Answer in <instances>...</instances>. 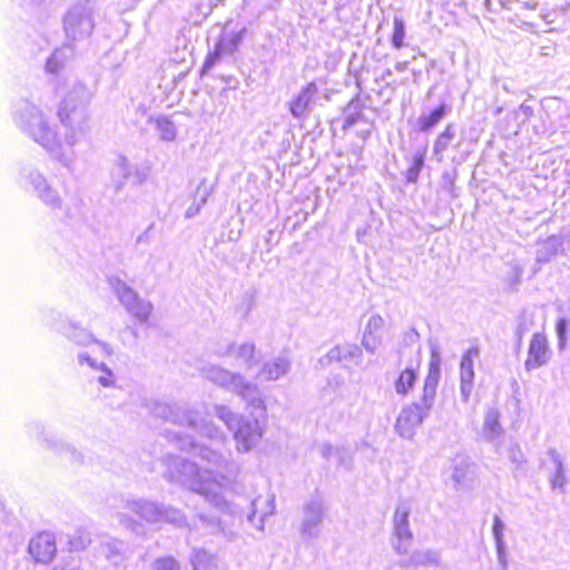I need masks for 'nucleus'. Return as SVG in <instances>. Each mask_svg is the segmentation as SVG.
<instances>
[{
    "label": "nucleus",
    "instance_id": "ddd939ff",
    "mask_svg": "<svg viewBox=\"0 0 570 570\" xmlns=\"http://www.w3.org/2000/svg\"><path fill=\"white\" fill-rule=\"evenodd\" d=\"M411 509L406 503H402L396 507L393 515V532L396 538L394 543V550L399 554H406L412 543V532L410 529V517Z\"/></svg>",
    "mask_w": 570,
    "mask_h": 570
},
{
    "label": "nucleus",
    "instance_id": "bb28decb",
    "mask_svg": "<svg viewBox=\"0 0 570 570\" xmlns=\"http://www.w3.org/2000/svg\"><path fill=\"white\" fill-rule=\"evenodd\" d=\"M248 385L250 387H246L242 392H236L235 394L242 397L247 403L248 407L257 411L258 415L264 419L266 415V405L262 391L257 384L250 381H248Z\"/></svg>",
    "mask_w": 570,
    "mask_h": 570
},
{
    "label": "nucleus",
    "instance_id": "09e8293b",
    "mask_svg": "<svg viewBox=\"0 0 570 570\" xmlns=\"http://www.w3.org/2000/svg\"><path fill=\"white\" fill-rule=\"evenodd\" d=\"M497 558H498V570H508V553L507 544L495 546Z\"/></svg>",
    "mask_w": 570,
    "mask_h": 570
},
{
    "label": "nucleus",
    "instance_id": "603ef678",
    "mask_svg": "<svg viewBox=\"0 0 570 570\" xmlns=\"http://www.w3.org/2000/svg\"><path fill=\"white\" fill-rule=\"evenodd\" d=\"M78 361L81 365L87 364L94 371V373L99 371V365H105L104 363H99L90 357L87 353H79Z\"/></svg>",
    "mask_w": 570,
    "mask_h": 570
},
{
    "label": "nucleus",
    "instance_id": "473e14b6",
    "mask_svg": "<svg viewBox=\"0 0 570 570\" xmlns=\"http://www.w3.org/2000/svg\"><path fill=\"white\" fill-rule=\"evenodd\" d=\"M449 107L445 104L440 105L429 114H423L417 118L420 131H429L434 128L448 114Z\"/></svg>",
    "mask_w": 570,
    "mask_h": 570
},
{
    "label": "nucleus",
    "instance_id": "f03ea898",
    "mask_svg": "<svg viewBox=\"0 0 570 570\" xmlns=\"http://www.w3.org/2000/svg\"><path fill=\"white\" fill-rule=\"evenodd\" d=\"M94 92L80 80H69L62 89L57 116L65 132L61 138L50 125L49 117L37 105L22 100L17 104L13 120L18 128L40 145L63 167L72 170L76 153L73 147L89 130V105Z\"/></svg>",
    "mask_w": 570,
    "mask_h": 570
},
{
    "label": "nucleus",
    "instance_id": "0eeeda50",
    "mask_svg": "<svg viewBox=\"0 0 570 570\" xmlns=\"http://www.w3.org/2000/svg\"><path fill=\"white\" fill-rule=\"evenodd\" d=\"M47 325L77 345L88 346L94 343L102 351L104 354H112V350L109 344L96 340L89 331L81 327L76 322L67 320L58 312L51 311L47 315Z\"/></svg>",
    "mask_w": 570,
    "mask_h": 570
},
{
    "label": "nucleus",
    "instance_id": "72a5a7b5",
    "mask_svg": "<svg viewBox=\"0 0 570 570\" xmlns=\"http://www.w3.org/2000/svg\"><path fill=\"white\" fill-rule=\"evenodd\" d=\"M454 137L455 127L453 124H448L444 130L441 134H439L434 141L433 154L438 161H442L443 153L449 148Z\"/></svg>",
    "mask_w": 570,
    "mask_h": 570
},
{
    "label": "nucleus",
    "instance_id": "8fccbe9b",
    "mask_svg": "<svg viewBox=\"0 0 570 570\" xmlns=\"http://www.w3.org/2000/svg\"><path fill=\"white\" fill-rule=\"evenodd\" d=\"M42 442L47 449L52 450L53 452H61L65 449L69 450V445L65 444L62 441L57 440L52 436L43 438Z\"/></svg>",
    "mask_w": 570,
    "mask_h": 570
},
{
    "label": "nucleus",
    "instance_id": "6e6d98bb",
    "mask_svg": "<svg viewBox=\"0 0 570 570\" xmlns=\"http://www.w3.org/2000/svg\"><path fill=\"white\" fill-rule=\"evenodd\" d=\"M320 451L324 458H330L334 453L335 448L331 444L325 443L320 446Z\"/></svg>",
    "mask_w": 570,
    "mask_h": 570
},
{
    "label": "nucleus",
    "instance_id": "f8f14e48",
    "mask_svg": "<svg viewBox=\"0 0 570 570\" xmlns=\"http://www.w3.org/2000/svg\"><path fill=\"white\" fill-rule=\"evenodd\" d=\"M218 357L232 358L237 366L250 370L256 364V346L252 342H230L219 344L214 348Z\"/></svg>",
    "mask_w": 570,
    "mask_h": 570
},
{
    "label": "nucleus",
    "instance_id": "58836bf2",
    "mask_svg": "<svg viewBox=\"0 0 570 570\" xmlns=\"http://www.w3.org/2000/svg\"><path fill=\"white\" fill-rule=\"evenodd\" d=\"M92 539L91 533L86 529H77L69 539V547L71 550L81 551L90 546Z\"/></svg>",
    "mask_w": 570,
    "mask_h": 570
},
{
    "label": "nucleus",
    "instance_id": "b1692460",
    "mask_svg": "<svg viewBox=\"0 0 570 570\" xmlns=\"http://www.w3.org/2000/svg\"><path fill=\"white\" fill-rule=\"evenodd\" d=\"M570 249V238L552 235L539 243L535 261L538 264L549 263L558 253L564 252V244Z\"/></svg>",
    "mask_w": 570,
    "mask_h": 570
},
{
    "label": "nucleus",
    "instance_id": "de8ad7c7",
    "mask_svg": "<svg viewBox=\"0 0 570 570\" xmlns=\"http://www.w3.org/2000/svg\"><path fill=\"white\" fill-rule=\"evenodd\" d=\"M222 55H225L222 50L218 49L216 45L215 50L206 57V60L203 65V72L209 71L216 62L220 59Z\"/></svg>",
    "mask_w": 570,
    "mask_h": 570
},
{
    "label": "nucleus",
    "instance_id": "37998d69",
    "mask_svg": "<svg viewBox=\"0 0 570 570\" xmlns=\"http://www.w3.org/2000/svg\"><path fill=\"white\" fill-rule=\"evenodd\" d=\"M505 524L499 515H494L492 534L494 538L495 546L507 544L504 540Z\"/></svg>",
    "mask_w": 570,
    "mask_h": 570
},
{
    "label": "nucleus",
    "instance_id": "4c0bfd02",
    "mask_svg": "<svg viewBox=\"0 0 570 570\" xmlns=\"http://www.w3.org/2000/svg\"><path fill=\"white\" fill-rule=\"evenodd\" d=\"M425 161V148L422 150H416L411 158V164L405 173V178L407 183H416L420 176V173L424 166Z\"/></svg>",
    "mask_w": 570,
    "mask_h": 570
},
{
    "label": "nucleus",
    "instance_id": "f704fd0d",
    "mask_svg": "<svg viewBox=\"0 0 570 570\" xmlns=\"http://www.w3.org/2000/svg\"><path fill=\"white\" fill-rule=\"evenodd\" d=\"M244 31L245 29L239 31H224L217 42L218 49L224 53H233L236 51L243 40Z\"/></svg>",
    "mask_w": 570,
    "mask_h": 570
},
{
    "label": "nucleus",
    "instance_id": "423d86ee",
    "mask_svg": "<svg viewBox=\"0 0 570 570\" xmlns=\"http://www.w3.org/2000/svg\"><path fill=\"white\" fill-rule=\"evenodd\" d=\"M95 7L90 0H80L71 6L63 17V30L70 41L88 38L95 29Z\"/></svg>",
    "mask_w": 570,
    "mask_h": 570
},
{
    "label": "nucleus",
    "instance_id": "dca6fc26",
    "mask_svg": "<svg viewBox=\"0 0 570 570\" xmlns=\"http://www.w3.org/2000/svg\"><path fill=\"white\" fill-rule=\"evenodd\" d=\"M363 352L356 344L344 343L332 347L323 357L320 358L322 366L330 365L333 362L342 363L344 367L361 365Z\"/></svg>",
    "mask_w": 570,
    "mask_h": 570
},
{
    "label": "nucleus",
    "instance_id": "5fc2aeb1",
    "mask_svg": "<svg viewBox=\"0 0 570 570\" xmlns=\"http://www.w3.org/2000/svg\"><path fill=\"white\" fill-rule=\"evenodd\" d=\"M153 225H149L146 230H144L141 234H139L136 238L137 244H148L150 240V233L153 229Z\"/></svg>",
    "mask_w": 570,
    "mask_h": 570
},
{
    "label": "nucleus",
    "instance_id": "864d4df0",
    "mask_svg": "<svg viewBox=\"0 0 570 570\" xmlns=\"http://www.w3.org/2000/svg\"><path fill=\"white\" fill-rule=\"evenodd\" d=\"M509 458L514 463H522L523 462V454L518 445H512L509 449Z\"/></svg>",
    "mask_w": 570,
    "mask_h": 570
},
{
    "label": "nucleus",
    "instance_id": "2eb2a0df",
    "mask_svg": "<svg viewBox=\"0 0 570 570\" xmlns=\"http://www.w3.org/2000/svg\"><path fill=\"white\" fill-rule=\"evenodd\" d=\"M542 465L548 470V480L550 488L559 493H566L568 484L567 466L562 455L557 449L551 448L547 451V459Z\"/></svg>",
    "mask_w": 570,
    "mask_h": 570
},
{
    "label": "nucleus",
    "instance_id": "c03bdc74",
    "mask_svg": "<svg viewBox=\"0 0 570 570\" xmlns=\"http://www.w3.org/2000/svg\"><path fill=\"white\" fill-rule=\"evenodd\" d=\"M568 327L569 322L567 318L561 317L558 320L556 325V332L558 336V346L560 350H563L566 347Z\"/></svg>",
    "mask_w": 570,
    "mask_h": 570
},
{
    "label": "nucleus",
    "instance_id": "ea45409f",
    "mask_svg": "<svg viewBox=\"0 0 570 570\" xmlns=\"http://www.w3.org/2000/svg\"><path fill=\"white\" fill-rule=\"evenodd\" d=\"M405 23L401 17H394L393 19V35H392V46L395 49H401L405 46Z\"/></svg>",
    "mask_w": 570,
    "mask_h": 570
},
{
    "label": "nucleus",
    "instance_id": "9b49d317",
    "mask_svg": "<svg viewBox=\"0 0 570 570\" xmlns=\"http://www.w3.org/2000/svg\"><path fill=\"white\" fill-rule=\"evenodd\" d=\"M326 514V505L323 499L312 498L303 507L301 521V534L307 539H316L321 535L323 520Z\"/></svg>",
    "mask_w": 570,
    "mask_h": 570
},
{
    "label": "nucleus",
    "instance_id": "4468645a",
    "mask_svg": "<svg viewBox=\"0 0 570 570\" xmlns=\"http://www.w3.org/2000/svg\"><path fill=\"white\" fill-rule=\"evenodd\" d=\"M480 357L478 346L468 348L460 362V397L463 403H468L474 389V362Z\"/></svg>",
    "mask_w": 570,
    "mask_h": 570
},
{
    "label": "nucleus",
    "instance_id": "2f4dec72",
    "mask_svg": "<svg viewBox=\"0 0 570 570\" xmlns=\"http://www.w3.org/2000/svg\"><path fill=\"white\" fill-rule=\"evenodd\" d=\"M417 371L414 367L404 368L394 382L395 393L400 396L407 395L415 385Z\"/></svg>",
    "mask_w": 570,
    "mask_h": 570
},
{
    "label": "nucleus",
    "instance_id": "5701e85b",
    "mask_svg": "<svg viewBox=\"0 0 570 570\" xmlns=\"http://www.w3.org/2000/svg\"><path fill=\"white\" fill-rule=\"evenodd\" d=\"M134 173L136 174L137 183L140 184L145 180V175H140L138 169L125 156H118L111 170L114 187L117 190L121 189Z\"/></svg>",
    "mask_w": 570,
    "mask_h": 570
},
{
    "label": "nucleus",
    "instance_id": "7ed1b4c3",
    "mask_svg": "<svg viewBox=\"0 0 570 570\" xmlns=\"http://www.w3.org/2000/svg\"><path fill=\"white\" fill-rule=\"evenodd\" d=\"M111 508L114 510L112 515L118 522L131 530L138 523L126 511L136 514L139 519L150 524L171 523L176 527L186 524L185 515L180 510L144 498L128 497L121 499L118 504H114Z\"/></svg>",
    "mask_w": 570,
    "mask_h": 570
},
{
    "label": "nucleus",
    "instance_id": "6ab92c4d",
    "mask_svg": "<svg viewBox=\"0 0 570 570\" xmlns=\"http://www.w3.org/2000/svg\"><path fill=\"white\" fill-rule=\"evenodd\" d=\"M318 94L315 82H308L288 102L291 115L296 119H305L313 109L314 100Z\"/></svg>",
    "mask_w": 570,
    "mask_h": 570
},
{
    "label": "nucleus",
    "instance_id": "a18cd8bd",
    "mask_svg": "<svg viewBox=\"0 0 570 570\" xmlns=\"http://www.w3.org/2000/svg\"><path fill=\"white\" fill-rule=\"evenodd\" d=\"M383 325L384 320L380 315L374 314L368 318L364 333L381 334Z\"/></svg>",
    "mask_w": 570,
    "mask_h": 570
},
{
    "label": "nucleus",
    "instance_id": "13d9d810",
    "mask_svg": "<svg viewBox=\"0 0 570 570\" xmlns=\"http://www.w3.org/2000/svg\"><path fill=\"white\" fill-rule=\"evenodd\" d=\"M524 332H525V327L519 325L518 328H517V335H518L519 340L522 338Z\"/></svg>",
    "mask_w": 570,
    "mask_h": 570
},
{
    "label": "nucleus",
    "instance_id": "9d476101",
    "mask_svg": "<svg viewBox=\"0 0 570 570\" xmlns=\"http://www.w3.org/2000/svg\"><path fill=\"white\" fill-rule=\"evenodd\" d=\"M200 373L207 381L233 393L242 392L244 389L250 387L248 380L244 375L232 372L217 364H204L200 367Z\"/></svg>",
    "mask_w": 570,
    "mask_h": 570
},
{
    "label": "nucleus",
    "instance_id": "c9c22d12",
    "mask_svg": "<svg viewBox=\"0 0 570 570\" xmlns=\"http://www.w3.org/2000/svg\"><path fill=\"white\" fill-rule=\"evenodd\" d=\"M470 472V462L469 459L464 455H458L453 460L452 468V480L456 485H462L468 480V474Z\"/></svg>",
    "mask_w": 570,
    "mask_h": 570
},
{
    "label": "nucleus",
    "instance_id": "3c124183",
    "mask_svg": "<svg viewBox=\"0 0 570 570\" xmlns=\"http://www.w3.org/2000/svg\"><path fill=\"white\" fill-rule=\"evenodd\" d=\"M52 570H82L80 562L75 557L63 559Z\"/></svg>",
    "mask_w": 570,
    "mask_h": 570
},
{
    "label": "nucleus",
    "instance_id": "a878e982",
    "mask_svg": "<svg viewBox=\"0 0 570 570\" xmlns=\"http://www.w3.org/2000/svg\"><path fill=\"white\" fill-rule=\"evenodd\" d=\"M75 50L70 45H63L56 49L46 62V71L48 73H59L66 65L73 58Z\"/></svg>",
    "mask_w": 570,
    "mask_h": 570
},
{
    "label": "nucleus",
    "instance_id": "f3484780",
    "mask_svg": "<svg viewBox=\"0 0 570 570\" xmlns=\"http://www.w3.org/2000/svg\"><path fill=\"white\" fill-rule=\"evenodd\" d=\"M550 358L551 350L547 336L542 333H534L529 343L528 356L524 362L525 371L538 370L548 364Z\"/></svg>",
    "mask_w": 570,
    "mask_h": 570
},
{
    "label": "nucleus",
    "instance_id": "cd10ccee",
    "mask_svg": "<svg viewBox=\"0 0 570 570\" xmlns=\"http://www.w3.org/2000/svg\"><path fill=\"white\" fill-rule=\"evenodd\" d=\"M500 411L497 407H489L484 414L482 434L488 441H495L503 433L500 424Z\"/></svg>",
    "mask_w": 570,
    "mask_h": 570
},
{
    "label": "nucleus",
    "instance_id": "6e6552de",
    "mask_svg": "<svg viewBox=\"0 0 570 570\" xmlns=\"http://www.w3.org/2000/svg\"><path fill=\"white\" fill-rule=\"evenodd\" d=\"M433 405L423 402L421 399L404 405L394 425L396 433L404 439H412L416 430L430 416Z\"/></svg>",
    "mask_w": 570,
    "mask_h": 570
},
{
    "label": "nucleus",
    "instance_id": "e433bc0d",
    "mask_svg": "<svg viewBox=\"0 0 570 570\" xmlns=\"http://www.w3.org/2000/svg\"><path fill=\"white\" fill-rule=\"evenodd\" d=\"M194 570H217V563L214 556L205 550H195L190 558Z\"/></svg>",
    "mask_w": 570,
    "mask_h": 570
},
{
    "label": "nucleus",
    "instance_id": "c85d7f7f",
    "mask_svg": "<svg viewBox=\"0 0 570 570\" xmlns=\"http://www.w3.org/2000/svg\"><path fill=\"white\" fill-rule=\"evenodd\" d=\"M210 191V188L206 186L205 179H203L194 193L193 203L188 206V208L185 212V218H194L200 213L202 208L207 203Z\"/></svg>",
    "mask_w": 570,
    "mask_h": 570
},
{
    "label": "nucleus",
    "instance_id": "79ce46f5",
    "mask_svg": "<svg viewBox=\"0 0 570 570\" xmlns=\"http://www.w3.org/2000/svg\"><path fill=\"white\" fill-rule=\"evenodd\" d=\"M381 343V334L363 333L362 346L366 350V352L374 354Z\"/></svg>",
    "mask_w": 570,
    "mask_h": 570
},
{
    "label": "nucleus",
    "instance_id": "bf43d9fd",
    "mask_svg": "<svg viewBox=\"0 0 570 570\" xmlns=\"http://www.w3.org/2000/svg\"><path fill=\"white\" fill-rule=\"evenodd\" d=\"M392 75V71L390 69H386L383 75H382V78H386V77H390Z\"/></svg>",
    "mask_w": 570,
    "mask_h": 570
},
{
    "label": "nucleus",
    "instance_id": "4be33fe9",
    "mask_svg": "<svg viewBox=\"0 0 570 570\" xmlns=\"http://www.w3.org/2000/svg\"><path fill=\"white\" fill-rule=\"evenodd\" d=\"M275 511V498L273 494H261L252 501V513L248 515L249 522L263 531L265 518L272 515Z\"/></svg>",
    "mask_w": 570,
    "mask_h": 570
},
{
    "label": "nucleus",
    "instance_id": "c756f323",
    "mask_svg": "<svg viewBox=\"0 0 570 570\" xmlns=\"http://www.w3.org/2000/svg\"><path fill=\"white\" fill-rule=\"evenodd\" d=\"M125 551V543L116 539L105 540L99 548V553L114 564L119 563L124 559Z\"/></svg>",
    "mask_w": 570,
    "mask_h": 570
},
{
    "label": "nucleus",
    "instance_id": "1a4fd4ad",
    "mask_svg": "<svg viewBox=\"0 0 570 570\" xmlns=\"http://www.w3.org/2000/svg\"><path fill=\"white\" fill-rule=\"evenodd\" d=\"M108 283L118 297L120 304L127 312L139 322H146L151 314L153 305L150 302L139 297V295L118 277H109Z\"/></svg>",
    "mask_w": 570,
    "mask_h": 570
},
{
    "label": "nucleus",
    "instance_id": "f257e3e1",
    "mask_svg": "<svg viewBox=\"0 0 570 570\" xmlns=\"http://www.w3.org/2000/svg\"><path fill=\"white\" fill-rule=\"evenodd\" d=\"M144 407L149 415L176 425L178 430L169 431L170 441L175 442L180 450L193 453L208 464V468L200 469L193 462L169 454L163 459V464L166 466L165 476L169 481L200 494L213 507L233 512L226 498L234 487V480L229 475L233 468L232 462L218 450L197 443L193 435H183L180 429L187 428L214 442H223L225 440L224 432L212 422L200 417L198 412L179 405L148 400L144 402Z\"/></svg>",
    "mask_w": 570,
    "mask_h": 570
},
{
    "label": "nucleus",
    "instance_id": "7c9ffc66",
    "mask_svg": "<svg viewBox=\"0 0 570 570\" xmlns=\"http://www.w3.org/2000/svg\"><path fill=\"white\" fill-rule=\"evenodd\" d=\"M149 122L154 124L159 137L164 141H173L177 136V128L174 121L164 115L150 116Z\"/></svg>",
    "mask_w": 570,
    "mask_h": 570
},
{
    "label": "nucleus",
    "instance_id": "49530a36",
    "mask_svg": "<svg viewBox=\"0 0 570 570\" xmlns=\"http://www.w3.org/2000/svg\"><path fill=\"white\" fill-rule=\"evenodd\" d=\"M151 570H179V564L173 558H160L153 563Z\"/></svg>",
    "mask_w": 570,
    "mask_h": 570
},
{
    "label": "nucleus",
    "instance_id": "39448f33",
    "mask_svg": "<svg viewBox=\"0 0 570 570\" xmlns=\"http://www.w3.org/2000/svg\"><path fill=\"white\" fill-rule=\"evenodd\" d=\"M214 410L215 415L233 432L238 452L246 453L258 444L264 433L258 417L245 419L225 405H216Z\"/></svg>",
    "mask_w": 570,
    "mask_h": 570
},
{
    "label": "nucleus",
    "instance_id": "4d7b16f0",
    "mask_svg": "<svg viewBox=\"0 0 570 570\" xmlns=\"http://www.w3.org/2000/svg\"><path fill=\"white\" fill-rule=\"evenodd\" d=\"M407 65H409V62H407V61H399V62H396V63L394 65V69H395L396 71L402 72V71L406 70Z\"/></svg>",
    "mask_w": 570,
    "mask_h": 570
},
{
    "label": "nucleus",
    "instance_id": "a19ab883",
    "mask_svg": "<svg viewBox=\"0 0 570 570\" xmlns=\"http://www.w3.org/2000/svg\"><path fill=\"white\" fill-rule=\"evenodd\" d=\"M92 379L104 387H110L115 384V375L106 365H99V371L92 374Z\"/></svg>",
    "mask_w": 570,
    "mask_h": 570
},
{
    "label": "nucleus",
    "instance_id": "a211bd4d",
    "mask_svg": "<svg viewBox=\"0 0 570 570\" xmlns=\"http://www.w3.org/2000/svg\"><path fill=\"white\" fill-rule=\"evenodd\" d=\"M441 379V355L438 347L431 348V358L429 362V368L424 379L423 390L421 400L434 406L436 390Z\"/></svg>",
    "mask_w": 570,
    "mask_h": 570
},
{
    "label": "nucleus",
    "instance_id": "393cba45",
    "mask_svg": "<svg viewBox=\"0 0 570 570\" xmlns=\"http://www.w3.org/2000/svg\"><path fill=\"white\" fill-rule=\"evenodd\" d=\"M402 569H410L412 567H435L441 566V553L433 549L416 550L411 553L407 559L399 562Z\"/></svg>",
    "mask_w": 570,
    "mask_h": 570
},
{
    "label": "nucleus",
    "instance_id": "412c9836",
    "mask_svg": "<svg viewBox=\"0 0 570 570\" xmlns=\"http://www.w3.org/2000/svg\"><path fill=\"white\" fill-rule=\"evenodd\" d=\"M292 367V361L286 354H279L265 361L256 374L261 381H277L284 377Z\"/></svg>",
    "mask_w": 570,
    "mask_h": 570
},
{
    "label": "nucleus",
    "instance_id": "20e7f679",
    "mask_svg": "<svg viewBox=\"0 0 570 570\" xmlns=\"http://www.w3.org/2000/svg\"><path fill=\"white\" fill-rule=\"evenodd\" d=\"M19 184L52 213H62L67 217L72 216L70 209L65 205L60 191L38 168L30 165L21 167Z\"/></svg>",
    "mask_w": 570,
    "mask_h": 570
},
{
    "label": "nucleus",
    "instance_id": "aec40b11",
    "mask_svg": "<svg viewBox=\"0 0 570 570\" xmlns=\"http://www.w3.org/2000/svg\"><path fill=\"white\" fill-rule=\"evenodd\" d=\"M28 550L37 562L47 563L51 561L57 552L55 534L51 532L38 533L30 540Z\"/></svg>",
    "mask_w": 570,
    "mask_h": 570
}]
</instances>
